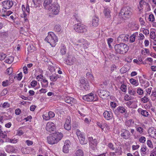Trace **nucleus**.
I'll return each mask as SVG.
<instances>
[{"label": "nucleus", "instance_id": "nucleus-37", "mask_svg": "<svg viewBox=\"0 0 156 156\" xmlns=\"http://www.w3.org/2000/svg\"><path fill=\"white\" fill-rule=\"evenodd\" d=\"M76 133L78 139L80 138V137H84L83 134L79 129H77L76 132Z\"/></svg>", "mask_w": 156, "mask_h": 156}, {"label": "nucleus", "instance_id": "nucleus-25", "mask_svg": "<svg viewBox=\"0 0 156 156\" xmlns=\"http://www.w3.org/2000/svg\"><path fill=\"white\" fill-rule=\"evenodd\" d=\"M139 4L140 7L142 8V7H146L148 6V7L150 8V6L148 3L144 1V0H141L139 2Z\"/></svg>", "mask_w": 156, "mask_h": 156}, {"label": "nucleus", "instance_id": "nucleus-42", "mask_svg": "<svg viewBox=\"0 0 156 156\" xmlns=\"http://www.w3.org/2000/svg\"><path fill=\"white\" fill-rule=\"evenodd\" d=\"M136 37V35L135 34H133L132 35L130 38L129 41L131 43L134 42L135 41V37Z\"/></svg>", "mask_w": 156, "mask_h": 156}, {"label": "nucleus", "instance_id": "nucleus-46", "mask_svg": "<svg viewBox=\"0 0 156 156\" xmlns=\"http://www.w3.org/2000/svg\"><path fill=\"white\" fill-rule=\"evenodd\" d=\"M9 83V81L6 80L5 81H4L2 83V85L4 87H6L8 86Z\"/></svg>", "mask_w": 156, "mask_h": 156}, {"label": "nucleus", "instance_id": "nucleus-11", "mask_svg": "<svg viewBox=\"0 0 156 156\" xmlns=\"http://www.w3.org/2000/svg\"><path fill=\"white\" fill-rule=\"evenodd\" d=\"M149 136L152 137L156 139V130L154 128L151 127L148 130Z\"/></svg>", "mask_w": 156, "mask_h": 156}, {"label": "nucleus", "instance_id": "nucleus-54", "mask_svg": "<svg viewBox=\"0 0 156 156\" xmlns=\"http://www.w3.org/2000/svg\"><path fill=\"white\" fill-rule=\"evenodd\" d=\"M7 33L5 32H0V37L5 38L6 37Z\"/></svg>", "mask_w": 156, "mask_h": 156}, {"label": "nucleus", "instance_id": "nucleus-10", "mask_svg": "<svg viewBox=\"0 0 156 156\" xmlns=\"http://www.w3.org/2000/svg\"><path fill=\"white\" fill-rule=\"evenodd\" d=\"M82 98L84 100L87 101H93L94 99V94L91 93L83 96Z\"/></svg>", "mask_w": 156, "mask_h": 156}, {"label": "nucleus", "instance_id": "nucleus-21", "mask_svg": "<svg viewBox=\"0 0 156 156\" xmlns=\"http://www.w3.org/2000/svg\"><path fill=\"white\" fill-rule=\"evenodd\" d=\"M64 128L67 130H69L71 129V120L69 119H67L64 125Z\"/></svg>", "mask_w": 156, "mask_h": 156}, {"label": "nucleus", "instance_id": "nucleus-57", "mask_svg": "<svg viewBox=\"0 0 156 156\" xmlns=\"http://www.w3.org/2000/svg\"><path fill=\"white\" fill-rule=\"evenodd\" d=\"M42 117H43V119L46 120H48L50 119V117H49L48 115H47V114L43 115L42 116Z\"/></svg>", "mask_w": 156, "mask_h": 156}, {"label": "nucleus", "instance_id": "nucleus-41", "mask_svg": "<svg viewBox=\"0 0 156 156\" xmlns=\"http://www.w3.org/2000/svg\"><path fill=\"white\" fill-rule=\"evenodd\" d=\"M12 68H8L6 70V73L9 75L11 74L12 73Z\"/></svg>", "mask_w": 156, "mask_h": 156}, {"label": "nucleus", "instance_id": "nucleus-23", "mask_svg": "<svg viewBox=\"0 0 156 156\" xmlns=\"http://www.w3.org/2000/svg\"><path fill=\"white\" fill-rule=\"evenodd\" d=\"M140 150L142 152L141 154L142 156H144L145 154H147L149 152L148 150L147 149V147L145 145L142 146Z\"/></svg>", "mask_w": 156, "mask_h": 156}, {"label": "nucleus", "instance_id": "nucleus-56", "mask_svg": "<svg viewBox=\"0 0 156 156\" xmlns=\"http://www.w3.org/2000/svg\"><path fill=\"white\" fill-rule=\"evenodd\" d=\"M8 92L7 90L6 89H4L3 90L1 93V95L2 96L5 95Z\"/></svg>", "mask_w": 156, "mask_h": 156}, {"label": "nucleus", "instance_id": "nucleus-31", "mask_svg": "<svg viewBox=\"0 0 156 156\" xmlns=\"http://www.w3.org/2000/svg\"><path fill=\"white\" fill-rule=\"evenodd\" d=\"M66 47L64 45H62L61 46L60 49L61 53L62 55L66 54Z\"/></svg>", "mask_w": 156, "mask_h": 156}, {"label": "nucleus", "instance_id": "nucleus-28", "mask_svg": "<svg viewBox=\"0 0 156 156\" xmlns=\"http://www.w3.org/2000/svg\"><path fill=\"white\" fill-rule=\"evenodd\" d=\"M83 151L80 149L76 151L74 156H83Z\"/></svg>", "mask_w": 156, "mask_h": 156}, {"label": "nucleus", "instance_id": "nucleus-1", "mask_svg": "<svg viewBox=\"0 0 156 156\" xmlns=\"http://www.w3.org/2000/svg\"><path fill=\"white\" fill-rule=\"evenodd\" d=\"M52 0H44L43 6L46 9L49 10L52 13L57 15L59 12L58 5L55 3H52Z\"/></svg>", "mask_w": 156, "mask_h": 156}, {"label": "nucleus", "instance_id": "nucleus-4", "mask_svg": "<svg viewBox=\"0 0 156 156\" xmlns=\"http://www.w3.org/2000/svg\"><path fill=\"white\" fill-rule=\"evenodd\" d=\"M132 14V10L129 7H123L119 13V16L123 19L128 18Z\"/></svg>", "mask_w": 156, "mask_h": 156}, {"label": "nucleus", "instance_id": "nucleus-15", "mask_svg": "<svg viewBox=\"0 0 156 156\" xmlns=\"http://www.w3.org/2000/svg\"><path fill=\"white\" fill-rule=\"evenodd\" d=\"M68 59L66 61V62L67 65H72L73 64L76 60L75 57L73 56H70L68 57Z\"/></svg>", "mask_w": 156, "mask_h": 156}, {"label": "nucleus", "instance_id": "nucleus-52", "mask_svg": "<svg viewBox=\"0 0 156 156\" xmlns=\"http://www.w3.org/2000/svg\"><path fill=\"white\" fill-rule=\"evenodd\" d=\"M22 77V74L21 72L19 74H18L16 76V77L19 80H20Z\"/></svg>", "mask_w": 156, "mask_h": 156}, {"label": "nucleus", "instance_id": "nucleus-19", "mask_svg": "<svg viewBox=\"0 0 156 156\" xmlns=\"http://www.w3.org/2000/svg\"><path fill=\"white\" fill-rule=\"evenodd\" d=\"M53 136L56 139L57 142H58L62 137V134L61 133L56 132L55 133H53Z\"/></svg>", "mask_w": 156, "mask_h": 156}, {"label": "nucleus", "instance_id": "nucleus-33", "mask_svg": "<svg viewBox=\"0 0 156 156\" xmlns=\"http://www.w3.org/2000/svg\"><path fill=\"white\" fill-rule=\"evenodd\" d=\"M108 146L110 149L113 151L115 150V152L117 153V149H115V147L113 144L111 143H108Z\"/></svg>", "mask_w": 156, "mask_h": 156}, {"label": "nucleus", "instance_id": "nucleus-58", "mask_svg": "<svg viewBox=\"0 0 156 156\" xmlns=\"http://www.w3.org/2000/svg\"><path fill=\"white\" fill-rule=\"evenodd\" d=\"M37 82L35 80H33L30 83L31 86L33 87H34L37 85Z\"/></svg>", "mask_w": 156, "mask_h": 156}, {"label": "nucleus", "instance_id": "nucleus-5", "mask_svg": "<svg viewBox=\"0 0 156 156\" xmlns=\"http://www.w3.org/2000/svg\"><path fill=\"white\" fill-rule=\"evenodd\" d=\"M73 29L76 32L78 33H83L87 31V27L81 23L75 24L73 26Z\"/></svg>", "mask_w": 156, "mask_h": 156}, {"label": "nucleus", "instance_id": "nucleus-17", "mask_svg": "<svg viewBox=\"0 0 156 156\" xmlns=\"http://www.w3.org/2000/svg\"><path fill=\"white\" fill-rule=\"evenodd\" d=\"M70 142L69 141H66L64 143V145L63 148V152L66 153H67L69 152V143Z\"/></svg>", "mask_w": 156, "mask_h": 156}, {"label": "nucleus", "instance_id": "nucleus-27", "mask_svg": "<svg viewBox=\"0 0 156 156\" xmlns=\"http://www.w3.org/2000/svg\"><path fill=\"white\" fill-rule=\"evenodd\" d=\"M42 80H43L42 82L41 83L42 87L43 88L47 87L48 85V80L44 79H42Z\"/></svg>", "mask_w": 156, "mask_h": 156}, {"label": "nucleus", "instance_id": "nucleus-24", "mask_svg": "<svg viewBox=\"0 0 156 156\" xmlns=\"http://www.w3.org/2000/svg\"><path fill=\"white\" fill-rule=\"evenodd\" d=\"M103 12L106 18H108L110 17V10L108 8H105Z\"/></svg>", "mask_w": 156, "mask_h": 156}, {"label": "nucleus", "instance_id": "nucleus-38", "mask_svg": "<svg viewBox=\"0 0 156 156\" xmlns=\"http://www.w3.org/2000/svg\"><path fill=\"white\" fill-rule=\"evenodd\" d=\"M132 119H130L126 121L125 123L126 125L128 127H130L131 126H132Z\"/></svg>", "mask_w": 156, "mask_h": 156}, {"label": "nucleus", "instance_id": "nucleus-22", "mask_svg": "<svg viewBox=\"0 0 156 156\" xmlns=\"http://www.w3.org/2000/svg\"><path fill=\"white\" fill-rule=\"evenodd\" d=\"M108 92L106 90H101L98 94L100 97L103 98V97L104 96L107 97L108 96Z\"/></svg>", "mask_w": 156, "mask_h": 156}, {"label": "nucleus", "instance_id": "nucleus-36", "mask_svg": "<svg viewBox=\"0 0 156 156\" xmlns=\"http://www.w3.org/2000/svg\"><path fill=\"white\" fill-rule=\"evenodd\" d=\"M0 138L4 139L7 138V133L5 131L1 132H0Z\"/></svg>", "mask_w": 156, "mask_h": 156}, {"label": "nucleus", "instance_id": "nucleus-14", "mask_svg": "<svg viewBox=\"0 0 156 156\" xmlns=\"http://www.w3.org/2000/svg\"><path fill=\"white\" fill-rule=\"evenodd\" d=\"M124 131L121 134V136L123 139H126L129 138L130 137V133L126 129H123Z\"/></svg>", "mask_w": 156, "mask_h": 156}, {"label": "nucleus", "instance_id": "nucleus-29", "mask_svg": "<svg viewBox=\"0 0 156 156\" xmlns=\"http://www.w3.org/2000/svg\"><path fill=\"white\" fill-rule=\"evenodd\" d=\"M62 27L59 24H56L55 25L54 27V30L58 32H59L61 31Z\"/></svg>", "mask_w": 156, "mask_h": 156}, {"label": "nucleus", "instance_id": "nucleus-40", "mask_svg": "<svg viewBox=\"0 0 156 156\" xmlns=\"http://www.w3.org/2000/svg\"><path fill=\"white\" fill-rule=\"evenodd\" d=\"M60 77L59 76H50V78L51 81H56L58 78H60Z\"/></svg>", "mask_w": 156, "mask_h": 156}, {"label": "nucleus", "instance_id": "nucleus-7", "mask_svg": "<svg viewBox=\"0 0 156 156\" xmlns=\"http://www.w3.org/2000/svg\"><path fill=\"white\" fill-rule=\"evenodd\" d=\"M2 6L5 9H10L13 5V3L12 1L7 0L2 2Z\"/></svg>", "mask_w": 156, "mask_h": 156}, {"label": "nucleus", "instance_id": "nucleus-62", "mask_svg": "<svg viewBox=\"0 0 156 156\" xmlns=\"http://www.w3.org/2000/svg\"><path fill=\"white\" fill-rule=\"evenodd\" d=\"M26 143L28 146L32 145L33 144V141L29 140H27L26 141Z\"/></svg>", "mask_w": 156, "mask_h": 156}, {"label": "nucleus", "instance_id": "nucleus-9", "mask_svg": "<svg viewBox=\"0 0 156 156\" xmlns=\"http://www.w3.org/2000/svg\"><path fill=\"white\" fill-rule=\"evenodd\" d=\"M129 36L125 34H120L118 37V40L121 42H126L129 39Z\"/></svg>", "mask_w": 156, "mask_h": 156}, {"label": "nucleus", "instance_id": "nucleus-50", "mask_svg": "<svg viewBox=\"0 0 156 156\" xmlns=\"http://www.w3.org/2000/svg\"><path fill=\"white\" fill-rule=\"evenodd\" d=\"M6 57V54L3 53L0 54V60H2L4 59Z\"/></svg>", "mask_w": 156, "mask_h": 156}, {"label": "nucleus", "instance_id": "nucleus-39", "mask_svg": "<svg viewBox=\"0 0 156 156\" xmlns=\"http://www.w3.org/2000/svg\"><path fill=\"white\" fill-rule=\"evenodd\" d=\"M141 114L145 117H147L149 115V113L146 110H142L141 112Z\"/></svg>", "mask_w": 156, "mask_h": 156}, {"label": "nucleus", "instance_id": "nucleus-30", "mask_svg": "<svg viewBox=\"0 0 156 156\" xmlns=\"http://www.w3.org/2000/svg\"><path fill=\"white\" fill-rule=\"evenodd\" d=\"M14 58L13 56H9L6 59L5 62L9 64H10L13 62Z\"/></svg>", "mask_w": 156, "mask_h": 156}, {"label": "nucleus", "instance_id": "nucleus-47", "mask_svg": "<svg viewBox=\"0 0 156 156\" xmlns=\"http://www.w3.org/2000/svg\"><path fill=\"white\" fill-rule=\"evenodd\" d=\"M48 115L49 117H50V119L52 118L55 116V114L53 112L50 111L48 112Z\"/></svg>", "mask_w": 156, "mask_h": 156}, {"label": "nucleus", "instance_id": "nucleus-18", "mask_svg": "<svg viewBox=\"0 0 156 156\" xmlns=\"http://www.w3.org/2000/svg\"><path fill=\"white\" fill-rule=\"evenodd\" d=\"M97 140L96 139L90 141V148L93 150H95L97 149Z\"/></svg>", "mask_w": 156, "mask_h": 156}, {"label": "nucleus", "instance_id": "nucleus-13", "mask_svg": "<svg viewBox=\"0 0 156 156\" xmlns=\"http://www.w3.org/2000/svg\"><path fill=\"white\" fill-rule=\"evenodd\" d=\"M103 115L105 118L108 120L112 119L113 116L112 113L110 111H105Z\"/></svg>", "mask_w": 156, "mask_h": 156}, {"label": "nucleus", "instance_id": "nucleus-6", "mask_svg": "<svg viewBox=\"0 0 156 156\" xmlns=\"http://www.w3.org/2000/svg\"><path fill=\"white\" fill-rule=\"evenodd\" d=\"M78 42L79 43L76 44V46L78 49L82 51L85 48V44L86 42V40L83 39H81L78 40Z\"/></svg>", "mask_w": 156, "mask_h": 156}, {"label": "nucleus", "instance_id": "nucleus-53", "mask_svg": "<svg viewBox=\"0 0 156 156\" xmlns=\"http://www.w3.org/2000/svg\"><path fill=\"white\" fill-rule=\"evenodd\" d=\"M129 93L131 95H136V91H135L133 90H129L128 91Z\"/></svg>", "mask_w": 156, "mask_h": 156}, {"label": "nucleus", "instance_id": "nucleus-20", "mask_svg": "<svg viewBox=\"0 0 156 156\" xmlns=\"http://www.w3.org/2000/svg\"><path fill=\"white\" fill-rule=\"evenodd\" d=\"M65 102L69 104H72L76 102V100L74 98L70 97H66L64 98Z\"/></svg>", "mask_w": 156, "mask_h": 156}, {"label": "nucleus", "instance_id": "nucleus-60", "mask_svg": "<svg viewBox=\"0 0 156 156\" xmlns=\"http://www.w3.org/2000/svg\"><path fill=\"white\" fill-rule=\"evenodd\" d=\"M9 106V104L7 102H4L2 105V107L4 108H8Z\"/></svg>", "mask_w": 156, "mask_h": 156}, {"label": "nucleus", "instance_id": "nucleus-55", "mask_svg": "<svg viewBox=\"0 0 156 156\" xmlns=\"http://www.w3.org/2000/svg\"><path fill=\"white\" fill-rule=\"evenodd\" d=\"M149 19L150 21L153 22L154 20V15L153 14L150 15L149 16Z\"/></svg>", "mask_w": 156, "mask_h": 156}, {"label": "nucleus", "instance_id": "nucleus-8", "mask_svg": "<svg viewBox=\"0 0 156 156\" xmlns=\"http://www.w3.org/2000/svg\"><path fill=\"white\" fill-rule=\"evenodd\" d=\"M56 127L55 124L51 122H48L46 125V129L48 131L51 132L55 129Z\"/></svg>", "mask_w": 156, "mask_h": 156}, {"label": "nucleus", "instance_id": "nucleus-16", "mask_svg": "<svg viewBox=\"0 0 156 156\" xmlns=\"http://www.w3.org/2000/svg\"><path fill=\"white\" fill-rule=\"evenodd\" d=\"M115 113L117 112H119L122 114L126 113L127 112V111L125 108L123 106L118 107L114 111Z\"/></svg>", "mask_w": 156, "mask_h": 156}, {"label": "nucleus", "instance_id": "nucleus-45", "mask_svg": "<svg viewBox=\"0 0 156 156\" xmlns=\"http://www.w3.org/2000/svg\"><path fill=\"white\" fill-rule=\"evenodd\" d=\"M120 89L123 92H126V86L124 84H122L120 87Z\"/></svg>", "mask_w": 156, "mask_h": 156}, {"label": "nucleus", "instance_id": "nucleus-44", "mask_svg": "<svg viewBox=\"0 0 156 156\" xmlns=\"http://www.w3.org/2000/svg\"><path fill=\"white\" fill-rule=\"evenodd\" d=\"M137 93L140 95H141L143 94L144 91L141 88L138 87L137 90Z\"/></svg>", "mask_w": 156, "mask_h": 156}, {"label": "nucleus", "instance_id": "nucleus-61", "mask_svg": "<svg viewBox=\"0 0 156 156\" xmlns=\"http://www.w3.org/2000/svg\"><path fill=\"white\" fill-rule=\"evenodd\" d=\"M151 89L152 88L151 87L146 88L145 90L146 91L147 94H150L151 92Z\"/></svg>", "mask_w": 156, "mask_h": 156}, {"label": "nucleus", "instance_id": "nucleus-49", "mask_svg": "<svg viewBox=\"0 0 156 156\" xmlns=\"http://www.w3.org/2000/svg\"><path fill=\"white\" fill-rule=\"evenodd\" d=\"M141 101L143 103H145L149 101V99L147 97L144 96L141 98Z\"/></svg>", "mask_w": 156, "mask_h": 156}, {"label": "nucleus", "instance_id": "nucleus-3", "mask_svg": "<svg viewBox=\"0 0 156 156\" xmlns=\"http://www.w3.org/2000/svg\"><path fill=\"white\" fill-rule=\"evenodd\" d=\"M45 40L49 43L52 47H55L56 45V42L58 41L57 37L52 32H49Z\"/></svg>", "mask_w": 156, "mask_h": 156}, {"label": "nucleus", "instance_id": "nucleus-43", "mask_svg": "<svg viewBox=\"0 0 156 156\" xmlns=\"http://www.w3.org/2000/svg\"><path fill=\"white\" fill-rule=\"evenodd\" d=\"M150 37L152 39H154L156 37L155 33L154 31H151L150 33Z\"/></svg>", "mask_w": 156, "mask_h": 156}, {"label": "nucleus", "instance_id": "nucleus-34", "mask_svg": "<svg viewBox=\"0 0 156 156\" xmlns=\"http://www.w3.org/2000/svg\"><path fill=\"white\" fill-rule=\"evenodd\" d=\"M28 51L30 52H33L35 50V48L33 45H30L28 47Z\"/></svg>", "mask_w": 156, "mask_h": 156}, {"label": "nucleus", "instance_id": "nucleus-51", "mask_svg": "<svg viewBox=\"0 0 156 156\" xmlns=\"http://www.w3.org/2000/svg\"><path fill=\"white\" fill-rule=\"evenodd\" d=\"M147 144L149 147L153 148V145L151 141L150 140H148L147 141Z\"/></svg>", "mask_w": 156, "mask_h": 156}, {"label": "nucleus", "instance_id": "nucleus-63", "mask_svg": "<svg viewBox=\"0 0 156 156\" xmlns=\"http://www.w3.org/2000/svg\"><path fill=\"white\" fill-rule=\"evenodd\" d=\"M33 2L35 5L36 6H37V4L40 2V0H33Z\"/></svg>", "mask_w": 156, "mask_h": 156}, {"label": "nucleus", "instance_id": "nucleus-26", "mask_svg": "<svg viewBox=\"0 0 156 156\" xmlns=\"http://www.w3.org/2000/svg\"><path fill=\"white\" fill-rule=\"evenodd\" d=\"M99 19L97 17H94L92 20V25L93 26L96 27L99 24Z\"/></svg>", "mask_w": 156, "mask_h": 156}, {"label": "nucleus", "instance_id": "nucleus-59", "mask_svg": "<svg viewBox=\"0 0 156 156\" xmlns=\"http://www.w3.org/2000/svg\"><path fill=\"white\" fill-rule=\"evenodd\" d=\"M139 140L141 143H144L145 141L146 138L144 136H142L140 138Z\"/></svg>", "mask_w": 156, "mask_h": 156}, {"label": "nucleus", "instance_id": "nucleus-2", "mask_svg": "<svg viewBox=\"0 0 156 156\" xmlns=\"http://www.w3.org/2000/svg\"><path fill=\"white\" fill-rule=\"evenodd\" d=\"M114 49L117 53L124 54L128 51L129 47L127 44L122 43L115 45Z\"/></svg>", "mask_w": 156, "mask_h": 156}, {"label": "nucleus", "instance_id": "nucleus-35", "mask_svg": "<svg viewBox=\"0 0 156 156\" xmlns=\"http://www.w3.org/2000/svg\"><path fill=\"white\" fill-rule=\"evenodd\" d=\"M129 81L132 84L136 86H137L139 84L138 82H137L136 80L133 78L130 79Z\"/></svg>", "mask_w": 156, "mask_h": 156}, {"label": "nucleus", "instance_id": "nucleus-12", "mask_svg": "<svg viewBox=\"0 0 156 156\" xmlns=\"http://www.w3.org/2000/svg\"><path fill=\"white\" fill-rule=\"evenodd\" d=\"M47 140L48 143L51 144L57 143L56 139L54 136L53 134L48 136L47 137Z\"/></svg>", "mask_w": 156, "mask_h": 156}, {"label": "nucleus", "instance_id": "nucleus-32", "mask_svg": "<svg viewBox=\"0 0 156 156\" xmlns=\"http://www.w3.org/2000/svg\"><path fill=\"white\" fill-rule=\"evenodd\" d=\"M79 140L80 143L81 144H85L87 143V140H85L84 136L81 138L80 137V138H79Z\"/></svg>", "mask_w": 156, "mask_h": 156}, {"label": "nucleus", "instance_id": "nucleus-64", "mask_svg": "<svg viewBox=\"0 0 156 156\" xmlns=\"http://www.w3.org/2000/svg\"><path fill=\"white\" fill-rule=\"evenodd\" d=\"M23 73L25 74H27L28 73L27 72V66H24L23 68Z\"/></svg>", "mask_w": 156, "mask_h": 156}, {"label": "nucleus", "instance_id": "nucleus-48", "mask_svg": "<svg viewBox=\"0 0 156 156\" xmlns=\"http://www.w3.org/2000/svg\"><path fill=\"white\" fill-rule=\"evenodd\" d=\"M137 131L140 134H141L143 132V129L141 127H139L136 128Z\"/></svg>", "mask_w": 156, "mask_h": 156}]
</instances>
